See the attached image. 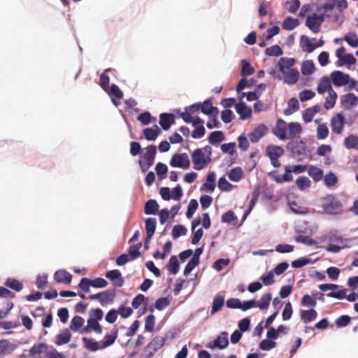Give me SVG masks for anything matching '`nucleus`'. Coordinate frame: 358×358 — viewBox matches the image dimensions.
Here are the masks:
<instances>
[{"mask_svg":"<svg viewBox=\"0 0 358 358\" xmlns=\"http://www.w3.org/2000/svg\"><path fill=\"white\" fill-rule=\"evenodd\" d=\"M286 148L290 152V157L297 162L304 159L313 160L311 149L306 144V140L292 141L287 143Z\"/></svg>","mask_w":358,"mask_h":358,"instance_id":"f257e3e1","label":"nucleus"},{"mask_svg":"<svg viewBox=\"0 0 358 358\" xmlns=\"http://www.w3.org/2000/svg\"><path fill=\"white\" fill-rule=\"evenodd\" d=\"M157 154V146L149 145L144 148V152L141 155L138 164L142 172L145 173L154 164Z\"/></svg>","mask_w":358,"mask_h":358,"instance_id":"f03ea898","label":"nucleus"},{"mask_svg":"<svg viewBox=\"0 0 358 358\" xmlns=\"http://www.w3.org/2000/svg\"><path fill=\"white\" fill-rule=\"evenodd\" d=\"M192 161L194 164V169L199 171L205 168L210 163L211 158L206 157L203 149L196 148L191 154Z\"/></svg>","mask_w":358,"mask_h":358,"instance_id":"7ed1b4c3","label":"nucleus"},{"mask_svg":"<svg viewBox=\"0 0 358 358\" xmlns=\"http://www.w3.org/2000/svg\"><path fill=\"white\" fill-rule=\"evenodd\" d=\"M322 208L327 213L335 215L342 208V203L333 194H330L324 199Z\"/></svg>","mask_w":358,"mask_h":358,"instance_id":"20e7f679","label":"nucleus"},{"mask_svg":"<svg viewBox=\"0 0 358 358\" xmlns=\"http://www.w3.org/2000/svg\"><path fill=\"white\" fill-rule=\"evenodd\" d=\"M166 338L155 336L145 348L144 354L141 356L143 358H152L154 354L165 343Z\"/></svg>","mask_w":358,"mask_h":358,"instance_id":"39448f33","label":"nucleus"},{"mask_svg":"<svg viewBox=\"0 0 358 358\" xmlns=\"http://www.w3.org/2000/svg\"><path fill=\"white\" fill-rule=\"evenodd\" d=\"M169 164L174 168L187 170L190 167V160L187 153H176L171 157Z\"/></svg>","mask_w":358,"mask_h":358,"instance_id":"423d86ee","label":"nucleus"},{"mask_svg":"<svg viewBox=\"0 0 358 358\" xmlns=\"http://www.w3.org/2000/svg\"><path fill=\"white\" fill-rule=\"evenodd\" d=\"M115 294V289H107L95 294L90 295L89 299L91 300H98L101 306H105L113 302Z\"/></svg>","mask_w":358,"mask_h":358,"instance_id":"0eeeda50","label":"nucleus"},{"mask_svg":"<svg viewBox=\"0 0 358 358\" xmlns=\"http://www.w3.org/2000/svg\"><path fill=\"white\" fill-rule=\"evenodd\" d=\"M229 345L228 333L227 331L221 332L213 342L208 343L206 347L209 349L219 350L225 349Z\"/></svg>","mask_w":358,"mask_h":358,"instance_id":"6e6552de","label":"nucleus"},{"mask_svg":"<svg viewBox=\"0 0 358 358\" xmlns=\"http://www.w3.org/2000/svg\"><path fill=\"white\" fill-rule=\"evenodd\" d=\"M287 126L288 124L284 120L278 119L272 132L278 138L285 141L288 138Z\"/></svg>","mask_w":358,"mask_h":358,"instance_id":"1a4fd4ad","label":"nucleus"},{"mask_svg":"<svg viewBox=\"0 0 358 358\" xmlns=\"http://www.w3.org/2000/svg\"><path fill=\"white\" fill-rule=\"evenodd\" d=\"M345 124V120L342 113H337L331 119V129L334 133L337 134L342 133Z\"/></svg>","mask_w":358,"mask_h":358,"instance_id":"9d476101","label":"nucleus"},{"mask_svg":"<svg viewBox=\"0 0 358 358\" xmlns=\"http://www.w3.org/2000/svg\"><path fill=\"white\" fill-rule=\"evenodd\" d=\"M330 78L334 86L338 87L348 85L350 76L337 70L331 73Z\"/></svg>","mask_w":358,"mask_h":358,"instance_id":"9b49d317","label":"nucleus"},{"mask_svg":"<svg viewBox=\"0 0 358 358\" xmlns=\"http://www.w3.org/2000/svg\"><path fill=\"white\" fill-rule=\"evenodd\" d=\"M268 131V127L264 124H260L256 127L250 134V141L253 143H257L264 137Z\"/></svg>","mask_w":358,"mask_h":358,"instance_id":"f8f14e48","label":"nucleus"},{"mask_svg":"<svg viewBox=\"0 0 358 358\" xmlns=\"http://www.w3.org/2000/svg\"><path fill=\"white\" fill-rule=\"evenodd\" d=\"M236 112L239 115L241 120L249 119L252 115V108L248 106L243 100H239L235 105Z\"/></svg>","mask_w":358,"mask_h":358,"instance_id":"ddd939ff","label":"nucleus"},{"mask_svg":"<svg viewBox=\"0 0 358 358\" xmlns=\"http://www.w3.org/2000/svg\"><path fill=\"white\" fill-rule=\"evenodd\" d=\"M106 277L113 282L115 287H121L124 283V279L122 276L121 272L117 269L107 271Z\"/></svg>","mask_w":358,"mask_h":358,"instance_id":"4468645a","label":"nucleus"},{"mask_svg":"<svg viewBox=\"0 0 358 358\" xmlns=\"http://www.w3.org/2000/svg\"><path fill=\"white\" fill-rule=\"evenodd\" d=\"M341 103L345 110H349L358 104V97L354 93H348L341 97Z\"/></svg>","mask_w":358,"mask_h":358,"instance_id":"2eb2a0df","label":"nucleus"},{"mask_svg":"<svg viewBox=\"0 0 358 358\" xmlns=\"http://www.w3.org/2000/svg\"><path fill=\"white\" fill-rule=\"evenodd\" d=\"M216 182V174L215 171H210L206 178V181L203 182L200 188V191H206L208 192H213L215 188Z\"/></svg>","mask_w":358,"mask_h":358,"instance_id":"dca6fc26","label":"nucleus"},{"mask_svg":"<svg viewBox=\"0 0 358 358\" xmlns=\"http://www.w3.org/2000/svg\"><path fill=\"white\" fill-rule=\"evenodd\" d=\"M346 292L347 289H342L337 292H331L327 294V296L328 297H331L339 300L346 299L350 302H354L356 301L357 294L355 292L350 293L348 295H346Z\"/></svg>","mask_w":358,"mask_h":358,"instance_id":"f3484780","label":"nucleus"},{"mask_svg":"<svg viewBox=\"0 0 358 358\" xmlns=\"http://www.w3.org/2000/svg\"><path fill=\"white\" fill-rule=\"evenodd\" d=\"M296 59L294 58L283 57H280L278 62L277 66L279 71L282 74L287 72V70L292 69V67L295 64Z\"/></svg>","mask_w":358,"mask_h":358,"instance_id":"a211bd4d","label":"nucleus"},{"mask_svg":"<svg viewBox=\"0 0 358 358\" xmlns=\"http://www.w3.org/2000/svg\"><path fill=\"white\" fill-rule=\"evenodd\" d=\"M143 134L147 141H154L162 134V130L157 124H154L151 127L143 129Z\"/></svg>","mask_w":358,"mask_h":358,"instance_id":"6ab92c4d","label":"nucleus"},{"mask_svg":"<svg viewBox=\"0 0 358 358\" xmlns=\"http://www.w3.org/2000/svg\"><path fill=\"white\" fill-rule=\"evenodd\" d=\"M175 122V117L172 113H163L159 115V124L164 131L170 129Z\"/></svg>","mask_w":358,"mask_h":358,"instance_id":"aec40b11","label":"nucleus"},{"mask_svg":"<svg viewBox=\"0 0 358 358\" xmlns=\"http://www.w3.org/2000/svg\"><path fill=\"white\" fill-rule=\"evenodd\" d=\"M284 149L279 145H268L266 148V154L268 158H280L284 155Z\"/></svg>","mask_w":358,"mask_h":358,"instance_id":"412c9836","label":"nucleus"},{"mask_svg":"<svg viewBox=\"0 0 358 358\" xmlns=\"http://www.w3.org/2000/svg\"><path fill=\"white\" fill-rule=\"evenodd\" d=\"M331 90H334L331 86V81L329 78L327 76L322 77L320 79L317 87V92L320 94H324L325 92H330Z\"/></svg>","mask_w":358,"mask_h":358,"instance_id":"4be33fe9","label":"nucleus"},{"mask_svg":"<svg viewBox=\"0 0 358 358\" xmlns=\"http://www.w3.org/2000/svg\"><path fill=\"white\" fill-rule=\"evenodd\" d=\"M54 280L57 282H63L66 285L71 283L72 275L66 270L60 269L55 271L54 273Z\"/></svg>","mask_w":358,"mask_h":358,"instance_id":"5701e85b","label":"nucleus"},{"mask_svg":"<svg viewBox=\"0 0 358 358\" xmlns=\"http://www.w3.org/2000/svg\"><path fill=\"white\" fill-rule=\"evenodd\" d=\"M17 348V345L10 343L6 339L0 340V358L13 352Z\"/></svg>","mask_w":358,"mask_h":358,"instance_id":"b1692460","label":"nucleus"},{"mask_svg":"<svg viewBox=\"0 0 358 358\" xmlns=\"http://www.w3.org/2000/svg\"><path fill=\"white\" fill-rule=\"evenodd\" d=\"M320 106L317 104L305 109L303 111V114H302L303 120L306 123L310 122L313 120V117L317 113H318L320 112Z\"/></svg>","mask_w":358,"mask_h":358,"instance_id":"393cba45","label":"nucleus"},{"mask_svg":"<svg viewBox=\"0 0 358 358\" xmlns=\"http://www.w3.org/2000/svg\"><path fill=\"white\" fill-rule=\"evenodd\" d=\"M71 338V333L69 329H64L59 334L55 336V343L57 345H62L68 343Z\"/></svg>","mask_w":358,"mask_h":358,"instance_id":"a878e982","label":"nucleus"},{"mask_svg":"<svg viewBox=\"0 0 358 358\" xmlns=\"http://www.w3.org/2000/svg\"><path fill=\"white\" fill-rule=\"evenodd\" d=\"M118 336V331L117 329H113L110 334H107L104 336V340L101 342L100 348L101 350L105 349L112 345Z\"/></svg>","mask_w":358,"mask_h":358,"instance_id":"bb28decb","label":"nucleus"},{"mask_svg":"<svg viewBox=\"0 0 358 358\" xmlns=\"http://www.w3.org/2000/svg\"><path fill=\"white\" fill-rule=\"evenodd\" d=\"M285 75L284 83L289 85L296 83L299 79V72L296 68L291 69Z\"/></svg>","mask_w":358,"mask_h":358,"instance_id":"cd10ccee","label":"nucleus"},{"mask_svg":"<svg viewBox=\"0 0 358 358\" xmlns=\"http://www.w3.org/2000/svg\"><path fill=\"white\" fill-rule=\"evenodd\" d=\"M317 317V313L314 308L301 310L300 311L301 320L306 324L314 321Z\"/></svg>","mask_w":358,"mask_h":358,"instance_id":"c85d7f7f","label":"nucleus"},{"mask_svg":"<svg viewBox=\"0 0 358 358\" xmlns=\"http://www.w3.org/2000/svg\"><path fill=\"white\" fill-rule=\"evenodd\" d=\"M302 132V127L300 123L296 122H291L288 123L287 135L289 138H294L299 136Z\"/></svg>","mask_w":358,"mask_h":358,"instance_id":"c756f323","label":"nucleus"},{"mask_svg":"<svg viewBox=\"0 0 358 358\" xmlns=\"http://www.w3.org/2000/svg\"><path fill=\"white\" fill-rule=\"evenodd\" d=\"M224 306V296L220 294L216 295L212 303L210 315H213L216 313L219 312L222 310L223 306Z\"/></svg>","mask_w":358,"mask_h":358,"instance_id":"7c9ffc66","label":"nucleus"},{"mask_svg":"<svg viewBox=\"0 0 358 358\" xmlns=\"http://www.w3.org/2000/svg\"><path fill=\"white\" fill-rule=\"evenodd\" d=\"M305 24L314 34L320 31L321 25L313 14L307 16Z\"/></svg>","mask_w":358,"mask_h":358,"instance_id":"2f4dec72","label":"nucleus"},{"mask_svg":"<svg viewBox=\"0 0 358 358\" xmlns=\"http://www.w3.org/2000/svg\"><path fill=\"white\" fill-rule=\"evenodd\" d=\"M159 206L156 200L149 199L144 206V213L146 215H156L159 211Z\"/></svg>","mask_w":358,"mask_h":358,"instance_id":"473e14b6","label":"nucleus"},{"mask_svg":"<svg viewBox=\"0 0 358 358\" xmlns=\"http://www.w3.org/2000/svg\"><path fill=\"white\" fill-rule=\"evenodd\" d=\"M241 77H248L250 76L255 73V69L251 65L250 61L247 59H243L241 60Z\"/></svg>","mask_w":358,"mask_h":358,"instance_id":"72a5a7b5","label":"nucleus"},{"mask_svg":"<svg viewBox=\"0 0 358 358\" xmlns=\"http://www.w3.org/2000/svg\"><path fill=\"white\" fill-rule=\"evenodd\" d=\"M224 140V134L222 131H212L208 138V143L213 145H219Z\"/></svg>","mask_w":358,"mask_h":358,"instance_id":"f704fd0d","label":"nucleus"},{"mask_svg":"<svg viewBox=\"0 0 358 358\" xmlns=\"http://www.w3.org/2000/svg\"><path fill=\"white\" fill-rule=\"evenodd\" d=\"M308 173L315 182L322 180L324 175L322 169L314 165L308 166Z\"/></svg>","mask_w":358,"mask_h":358,"instance_id":"c9c22d12","label":"nucleus"},{"mask_svg":"<svg viewBox=\"0 0 358 358\" xmlns=\"http://www.w3.org/2000/svg\"><path fill=\"white\" fill-rule=\"evenodd\" d=\"M299 109V103L296 98L292 97L288 100L287 108L284 110L285 115H290Z\"/></svg>","mask_w":358,"mask_h":358,"instance_id":"e433bc0d","label":"nucleus"},{"mask_svg":"<svg viewBox=\"0 0 358 358\" xmlns=\"http://www.w3.org/2000/svg\"><path fill=\"white\" fill-rule=\"evenodd\" d=\"M221 222L223 223H227L231 226H235L238 222V217L234 211L229 210L222 214L221 217Z\"/></svg>","mask_w":358,"mask_h":358,"instance_id":"4c0bfd02","label":"nucleus"},{"mask_svg":"<svg viewBox=\"0 0 358 358\" xmlns=\"http://www.w3.org/2000/svg\"><path fill=\"white\" fill-rule=\"evenodd\" d=\"M82 341L83 342L84 348L91 352H96L101 349L99 345V342L91 338L83 337Z\"/></svg>","mask_w":358,"mask_h":358,"instance_id":"58836bf2","label":"nucleus"},{"mask_svg":"<svg viewBox=\"0 0 358 358\" xmlns=\"http://www.w3.org/2000/svg\"><path fill=\"white\" fill-rule=\"evenodd\" d=\"M167 269L171 274L176 275L180 269V263L176 255H172L167 264Z\"/></svg>","mask_w":358,"mask_h":358,"instance_id":"ea45409f","label":"nucleus"},{"mask_svg":"<svg viewBox=\"0 0 358 358\" xmlns=\"http://www.w3.org/2000/svg\"><path fill=\"white\" fill-rule=\"evenodd\" d=\"M4 285L17 292L23 289V284L18 280L13 278H7L4 282Z\"/></svg>","mask_w":358,"mask_h":358,"instance_id":"a19ab883","label":"nucleus"},{"mask_svg":"<svg viewBox=\"0 0 358 358\" xmlns=\"http://www.w3.org/2000/svg\"><path fill=\"white\" fill-rule=\"evenodd\" d=\"M344 145L348 150H358V136L355 134L348 135L344 140Z\"/></svg>","mask_w":358,"mask_h":358,"instance_id":"79ce46f5","label":"nucleus"},{"mask_svg":"<svg viewBox=\"0 0 358 358\" xmlns=\"http://www.w3.org/2000/svg\"><path fill=\"white\" fill-rule=\"evenodd\" d=\"M356 58L351 53L345 54L340 59L336 62L338 66H342L344 65H354L356 63Z\"/></svg>","mask_w":358,"mask_h":358,"instance_id":"37998d69","label":"nucleus"},{"mask_svg":"<svg viewBox=\"0 0 358 358\" xmlns=\"http://www.w3.org/2000/svg\"><path fill=\"white\" fill-rule=\"evenodd\" d=\"M299 24V20L297 18H294L291 16L287 17L282 22V27L285 30H293Z\"/></svg>","mask_w":358,"mask_h":358,"instance_id":"c03bdc74","label":"nucleus"},{"mask_svg":"<svg viewBox=\"0 0 358 358\" xmlns=\"http://www.w3.org/2000/svg\"><path fill=\"white\" fill-rule=\"evenodd\" d=\"M115 70L111 68L106 69L105 70V72L102 73L99 76V85L104 90L107 91L106 88H108L109 83H110V78L108 75H106V72H110L113 73Z\"/></svg>","mask_w":358,"mask_h":358,"instance_id":"a18cd8bd","label":"nucleus"},{"mask_svg":"<svg viewBox=\"0 0 358 358\" xmlns=\"http://www.w3.org/2000/svg\"><path fill=\"white\" fill-rule=\"evenodd\" d=\"M145 227L146 234L153 236L157 227V220L155 217L145 219Z\"/></svg>","mask_w":358,"mask_h":358,"instance_id":"49530a36","label":"nucleus"},{"mask_svg":"<svg viewBox=\"0 0 358 358\" xmlns=\"http://www.w3.org/2000/svg\"><path fill=\"white\" fill-rule=\"evenodd\" d=\"M329 241L330 243H342L343 242H347L349 240L347 238H344L340 234L337 229H331L329 234Z\"/></svg>","mask_w":358,"mask_h":358,"instance_id":"de8ad7c7","label":"nucleus"},{"mask_svg":"<svg viewBox=\"0 0 358 358\" xmlns=\"http://www.w3.org/2000/svg\"><path fill=\"white\" fill-rule=\"evenodd\" d=\"M315 70L314 62L312 60H306L301 64V71L303 76L311 75Z\"/></svg>","mask_w":358,"mask_h":358,"instance_id":"09e8293b","label":"nucleus"},{"mask_svg":"<svg viewBox=\"0 0 358 358\" xmlns=\"http://www.w3.org/2000/svg\"><path fill=\"white\" fill-rule=\"evenodd\" d=\"M141 243L137 244L131 245L128 248V252L127 253L131 261H134L141 256V252L139 251L141 247Z\"/></svg>","mask_w":358,"mask_h":358,"instance_id":"8fccbe9b","label":"nucleus"},{"mask_svg":"<svg viewBox=\"0 0 358 358\" xmlns=\"http://www.w3.org/2000/svg\"><path fill=\"white\" fill-rule=\"evenodd\" d=\"M301 43L302 48L308 53L313 52L316 49L315 43H313L311 40L305 35L301 36Z\"/></svg>","mask_w":358,"mask_h":358,"instance_id":"3c124183","label":"nucleus"},{"mask_svg":"<svg viewBox=\"0 0 358 358\" xmlns=\"http://www.w3.org/2000/svg\"><path fill=\"white\" fill-rule=\"evenodd\" d=\"M137 120L143 125H148L152 122H155L157 120L156 117L152 116L150 113L148 111H145L139 114L137 116Z\"/></svg>","mask_w":358,"mask_h":358,"instance_id":"603ef678","label":"nucleus"},{"mask_svg":"<svg viewBox=\"0 0 358 358\" xmlns=\"http://www.w3.org/2000/svg\"><path fill=\"white\" fill-rule=\"evenodd\" d=\"M337 96V94L334 90H331V92L330 91V92H329V95L326 98L325 102L324 103V107L325 109L329 110L334 107Z\"/></svg>","mask_w":358,"mask_h":358,"instance_id":"864d4df0","label":"nucleus"},{"mask_svg":"<svg viewBox=\"0 0 358 358\" xmlns=\"http://www.w3.org/2000/svg\"><path fill=\"white\" fill-rule=\"evenodd\" d=\"M243 171L242 169L239 166L235 167L231 169L229 173L228 177L230 180L233 182H238L239 181L241 178L243 177Z\"/></svg>","mask_w":358,"mask_h":358,"instance_id":"5fc2aeb1","label":"nucleus"},{"mask_svg":"<svg viewBox=\"0 0 358 358\" xmlns=\"http://www.w3.org/2000/svg\"><path fill=\"white\" fill-rule=\"evenodd\" d=\"M272 299V294L267 292L261 296L259 303H257V307L261 310H266L269 307L271 301Z\"/></svg>","mask_w":358,"mask_h":358,"instance_id":"6e6d98bb","label":"nucleus"},{"mask_svg":"<svg viewBox=\"0 0 358 358\" xmlns=\"http://www.w3.org/2000/svg\"><path fill=\"white\" fill-rule=\"evenodd\" d=\"M292 173H293V172L291 169V166H285L284 174L282 175V176H280V177H278L277 178H275V182L277 183H283V182L292 181L293 179Z\"/></svg>","mask_w":358,"mask_h":358,"instance_id":"4d7b16f0","label":"nucleus"},{"mask_svg":"<svg viewBox=\"0 0 358 358\" xmlns=\"http://www.w3.org/2000/svg\"><path fill=\"white\" fill-rule=\"evenodd\" d=\"M48 350V345L45 343H40L38 344L34 345L29 350V354L31 357H34L36 355H41L43 352Z\"/></svg>","mask_w":358,"mask_h":358,"instance_id":"13d9d810","label":"nucleus"},{"mask_svg":"<svg viewBox=\"0 0 358 358\" xmlns=\"http://www.w3.org/2000/svg\"><path fill=\"white\" fill-rule=\"evenodd\" d=\"M107 91H105L108 94L110 97L115 96L118 99H121L123 97V92L116 84H112L106 88Z\"/></svg>","mask_w":358,"mask_h":358,"instance_id":"bf43d9fd","label":"nucleus"},{"mask_svg":"<svg viewBox=\"0 0 358 358\" xmlns=\"http://www.w3.org/2000/svg\"><path fill=\"white\" fill-rule=\"evenodd\" d=\"M187 232V228L182 224H176L172 229V237L173 239H177L180 236L186 235Z\"/></svg>","mask_w":358,"mask_h":358,"instance_id":"052dcab7","label":"nucleus"},{"mask_svg":"<svg viewBox=\"0 0 358 358\" xmlns=\"http://www.w3.org/2000/svg\"><path fill=\"white\" fill-rule=\"evenodd\" d=\"M84 322L85 320L82 317L76 315L71 319L69 327L72 331H77L83 327Z\"/></svg>","mask_w":358,"mask_h":358,"instance_id":"680f3d73","label":"nucleus"},{"mask_svg":"<svg viewBox=\"0 0 358 358\" xmlns=\"http://www.w3.org/2000/svg\"><path fill=\"white\" fill-rule=\"evenodd\" d=\"M156 173L159 180L165 179L167 176L168 167L167 166L162 163L158 162L155 166Z\"/></svg>","mask_w":358,"mask_h":358,"instance_id":"e2e57ef3","label":"nucleus"},{"mask_svg":"<svg viewBox=\"0 0 358 358\" xmlns=\"http://www.w3.org/2000/svg\"><path fill=\"white\" fill-rule=\"evenodd\" d=\"M296 185L301 191L305 190L311 185V181L306 176H299L296 180Z\"/></svg>","mask_w":358,"mask_h":358,"instance_id":"0e129e2a","label":"nucleus"},{"mask_svg":"<svg viewBox=\"0 0 358 358\" xmlns=\"http://www.w3.org/2000/svg\"><path fill=\"white\" fill-rule=\"evenodd\" d=\"M264 53L266 55L269 57H280L283 54L282 49L278 45H274L269 48H267Z\"/></svg>","mask_w":358,"mask_h":358,"instance_id":"69168bd1","label":"nucleus"},{"mask_svg":"<svg viewBox=\"0 0 358 358\" xmlns=\"http://www.w3.org/2000/svg\"><path fill=\"white\" fill-rule=\"evenodd\" d=\"M344 40L352 48L358 46V36L355 32H348L344 36Z\"/></svg>","mask_w":358,"mask_h":358,"instance_id":"338daca9","label":"nucleus"},{"mask_svg":"<svg viewBox=\"0 0 358 358\" xmlns=\"http://www.w3.org/2000/svg\"><path fill=\"white\" fill-rule=\"evenodd\" d=\"M338 182V177L334 172H329L324 177V183L328 187L334 186Z\"/></svg>","mask_w":358,"mask_h":358,"instance_id":"774afa93","label":"nucleus"}]
</instances>
